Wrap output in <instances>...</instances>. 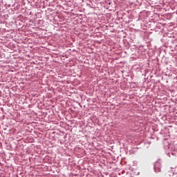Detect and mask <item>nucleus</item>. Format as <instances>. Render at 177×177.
<instances>
[{
    "instance_id": "nucleus-1",
    "label": "nucleus",
    "mask_w": 177,
    "mask_h": 177,
    "mask_svg": "<svg viewBox=\"0 0 177 177\" xmlns=\"http://www.w3.org/2000/svg\"><path fill=\"white\" fill-rule=\"evenodd\" d=\"M155 171L156 172H160V171H161L160 169H157L156 167H155Z\"/></svg>"
}]
</instances>
